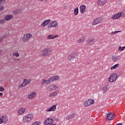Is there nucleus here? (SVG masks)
Segmentation results:
<instances>
[{"label": "nucleus", "instance_id": "28", "mask_svg": "<svg viewBox=\"0 0 125 125\" xmlns=\"http://www.w3.org/2000/svg\"><path fill=\"white\" fill-rule=\"evenodd\" d=\"M56 90L55 85H51L49 89V91H52V90Z\"/></svg>", "mask_w": 125, "mask_h": 125}, {"label": "nucleus", "instance_id": "19", "mask_svg": "<svg viewBox=\"0 0 125 125\" xmlns=\"http://www.w3.org/2000/svg\"><path fill=\"white\" fill-rule=\"evenodd\" d=\"M106 2L104 0H99L98 4V5H100V6H102V5H104V4Z\"/></svg>", "mask_w": 125, "mask_h": 125}, {"label": "nucleus", "instance_id": "38", "mask_svg": "<svg viewBox=\"0 0 125 125\" xmlns=\"http://www.w3.org/2000/svg\"><path fill=\"white\" fill-rule=\"evenodd\" d=\"M5 23V21L4 20V19H0V24H4Z\"/></svg>", "mask_w": 125, "mask_h": 125}, {"label": "nucleus", "instance_id": "44", "mask_svg": "<svg viewBox=\"0 0 125 125\" xmlns=\"http://www.w3.org/2000/svg\"><path fill=\"white\" fill-rule=\"evenodd\" d=\"M4 122H3V120H2V118L1 117H0V124H3Z\"/></svg>", "mask_w": 125, "mask_h": 125}, {"label": "nucleus", "instance_id": "30", "mask_svg": "<svg viewBox=\"0 0 125 125\" xmlns=\"http://www.w3.org/2000/svg\"><path fill=\"white\" fill-rule=\"evenodd\" d=\"M47 40H53V39H55V37L53 35H49L47 36Z\"/></svg>", "mask_w": 125, "mask_h": 125}, {"label": "nucleus", "instance_id": "58", "mask_svg": "<svg viewBox=\"0 0 125 125\" xmlns=\"http://www.w3.org/2000/svg\"><path fill=\"white\" fill-rule=\"evenodd\" d=\"M17 60H18V61H19V60H20V59H17Z\"/></svg>", "mask_w": 125, "mask_h": 125}, {"label": "nucleus", "instance_id": "35", "mask_svg": "<svg viewBox=\"0 0 125 125\" xmlns=\"http://www.w3.org/2000/svg\"><path fill=\"white\" fill-rule=\"evenodd\" d=\"M125 46L123 47L119 46L118 48V50L119 51H124V50H125Z\"/></svg>", "mask_w": 125, "mask_h": 125}, {"label": "nucleus", "instance_id": "6", "mask_svg": "<svg viewBox=\"0 0 125 125\" xmlns=\"http://www.w3.org/2000/svg\"><path fill=\"white\" fill-rule=\"evenodd\" d=\"M102 20H101V18H98L97 19H95L92 22V25H97V24H99V23H102Z\"/></svg>", "mask_w": 125, "mask_h": 125}, {"label": "nucleus", "instance_id": "25", "mask_svg": "<svg viewBox=\"0 0 125 125\" xmlns=\"http://www.w3.org/2000/svg\"><path fill=\"white\" fill-rule=\"evenodd\" d=\"M13 56H16V57H19L20 54L18 53V51H16L14 53L12 54Z\"/></svg>", "mask_w": 125, "mask_h": 125}, {"label": "nucleus", "instance_id": "2", "mask_svg": "<svg viewBox=\"0 0 125 125\" xmlns=\"http://www.w3.org/2000/svg\"><path fill=\"white\" fill-rule=\"evenodd\" d=\"M51 53V49L49 48H46L42 50V56H44V57L49 56Z\"/></svg>", "mask_w": 125, "mask_h": 125}, {"label": "nucleus", "instance_id": "12", "mask_svg": "<svg viewBox=\"0 0 125 125\" xmlns=\"http://www.w3.org/2000/svg\"><path fill=\"white\" fill-rule=\"evenodd\" d=\"M87 44H88V45H89L90 46L92 45V44H93L94 42V39L92 38V39H89L87 42Z\"/></svg>", "mask_w": 125, "mask_h": 125}, {"label": "nucleus", "instance_id": "17", "mask_svg": "<svg viewBox=\"0 0 125 125\" xmlns=\"http://www.w3.org/2000/svg\"><path fill=\"white\" fill-rule=\"evenodd\" d=\"M102 90L103 92V93H106V92H107V91H108V90H109V85H106L104 87H103V88H102Z\"/></svg>", "mask_w": 125, "mask_h": 125}, {"label": "nucleus", "instance_id": "10", "mask_svg": "<svg viewBox=\"0 0 125 125\" xmlns=\"http://www.w3.org/2000/svg\"><path fill=\"white\" fill-rule=\"evenodd\" d=\"M121 16H122V13H119L118 14H116L113 15L111 17V19H112V20H115V19H119V18H120Z\"/></svg>", "mask_w": 125, "mask_h": 125}, {"label": "nucleus", "instance_id": "33", "mask_svg": "<svg viewBox=\"0 0 125 125\" xmlns=\"http://www.w3.org/2000/svg\"><path fill=\"white\" fill-rule=\"evenodd\" d=\"M26 85H25V82H23L21 83V84L19 86L18 88H21V87H25V86H26Z\"/></svg>", "mask_w": 125, "mask_h": 125}, {"label": "nucleus", "instance_id": "45", "mask_svg": "<svg viewBox=\"0 0 125 125\" xmlns=\"http://www.w3.org/2000/svg\"><path fill=\"white\" fill-rule=\"evenodd\" d=\"M4 90V88L2 86H0V91H3Z\"/></svg>", "mask_w": 125, "mask_h": 125}, {"label": "nucleus", "instance_id": "20", "mask_svg": "<svg viewBox=\"0 0 125 125\" xmlns=\"http://www.w3.org/2000/svg\"><path fill=\"white\" fill-rule=\"evenodd\" d=\"M23 82L25 83V85H27V84H29L31 82H32V80L31 79H24Z\"/></svg>", "mask_w": 125, "mask_h": 125}, {"label": "nucleus", "instance_id": "51", "mask_svg": "<svg viewBox=\"0 0 125 125\" xmlns=\"http://www.w3.org/2000/svg\"><path fill=\"white\" fill-rule=\"evenodd\" d=\"M55 88H56V89L58 88V86L55 85Z\"/></svg>", "mask_w": 125, "mask_h": 125}, {"label": "nucleus", "instance_id": "50", "mask_svg": "<svg viewBox=\"0 0 125 125\" xmlns=\"http://www.w3.org/2000/svg\"><path fill=\"white\" fill-rule=\"evenodd\" d=\"M2 52V51H1V50H0V55H1Z\"/></svg>", "mask_w": 125, "mask_h": 125}, {"label": "nucleus", "instance_id": "56", "mask_svg": "<svg viewBox=\"0 0 125 125\" xmlns=\"http://www.w3.org/2000/svg\"><path fill=\"white\" fill-rule=\"evenodd\" d=\"M116 32H117V33H120L121 32V31H117Z\"/></svg>", "mask_w": 125, "mask_h": 125}, {"label": "nucleus", "instance_id": "53", "mask_svg": "<svg viewBox=\"0 0 125 125\" xmlns=\"http://www.w3.org/2000/svg\"><path fill=\"white\" fill-rule=\"evenodd\" d=\"M111 116H115V117L116 116V115H115V113H113V114H111Z\"/></svg>", "mask_w": 125, "mask_h": 125}, {"label": "nucleus", "instance_id": "7", "mask_svg": "<svg viewBox=\"0 0 125 125\" xmlns=\"http://www.w3.org/2000/svg\"><path fill=\"white\" fill-rule=\"evenodd\" d=\"M59 80V76L56 75V76H52L49 78V80L51 83H53V82H55V81H58Z\"/></svg>", "mask_w": 125, "mask_h": 125}, {"label": "nucleus", "instance_id": "16", "mask_svg": "<svg viewBox=\"0 0 125 125\" xmlns=\"http://www.w3.org/2000/svg\"><path fill=\"white\" fill-rule=\"evenodd\" d=\"M26 111L25 108H21L20 110L18 111V115H22L24 114V112Z\"/></svg>", "mask_w": 125, "mask_h": 125}, {"label": "nucleus", "instance_id": "55", "mask_svg": "<svg viewBox=\"0 0 125 125\" xmlns=\"http://www.w3.org/2000/svg\"><path fill=\"white\" fill-rule=\"evenodd\" d=\"M54 37H55V38H58V35L54 36Z\"/></svg>", "mask_w": 125, "mask_h": 125}, {"label": "nucleus", "instance_id": "47", "mask_svg": "<svg viewBox=\"0 0 125 125\" xmlns=\"http://www.w3.org/2000/svg\"><path fill=\"white\" fill-rule=\"evenodd\" d=\"M50 83H51V82L49 81V79H48V80L47 81V82H46V84H49Z\"/></svg>", "mask_w": 125, "mask_h": 125}, {"label": "nucleus", "instance_id": "49", "mask_svg": "<svg viewBox=\"0 0 125 125\" xmlns=\"http://www.w3.org/2000/svg\"><path fill=\"white\" fill-rule=\"evenodd\" d=\"M3 9V7L0 5V12L2 11V10Z\"/></svg>", "mask_w": 125, "mask_h": 125}, {"label": "nucleus", "instance_id": "13", "mask_svg": "<svg viewBox=\"0 0 125 125\" xmlns=\"http://www.w3.org/2000/svg\"><path fill=\"white\" fill-rule=\"evenodd\" d=\"M112 61L113 62H118V60H121V56H117L116 57L112 56Z\"/></svg>", "mask_w": 125, "mask_h": 125}, {"label": "nucleus", "instance_id": "27", "mask_svg": "<svg viewBox=\"0 0 125 125\" xmlns=\"http://www.w3.org/2000/svg\"><path fill=\"white\" fill-rule=\"evenodd\" d=\"M83 106L84 107H87V106H90V104H89V103L88 102V100L87 101H85L83 103Z\"/></svg>", "mask_w": 125, "mask_h": 125}, {"label": "nucleus", "instance_id": "5", "mask_svg": "<svg viewBox=\"0 0 125 125\" xmlns=\"http://www.w3.org/2000/svg\"><path fill=\"white\" fill-rule=\"evenodd\" d=\"M59 24L57 21H54L50 22V23L48 24L47 26V27L49 29H51V28H57Z\"/></svg>", "mask_w": 125, "mask_h": 125}, {"label": "nucleus", "instance_id": "22", "mask_svg": "<svg viewBox=\"0 0 125 125\" xmlns=\"http://www.w3.org/2000/svg\"><path fill=\"white\" fill-rule=\"evenodd\" d=\"M75 117V113H73L72 114L69 115L67 116L65 118L66 120H70V119H72Z\"/></svg>", "mask_w": 125, "mask_h": 125}, {"label": "nucleus", "instance_id": "60", "mask_svg": "<svg viewBox=\"0 0 125 125\" xmlns=\"http://www.w3.org/2000/svg\"><path fill=\"white\" fill-rule=\"evenodd\" d=\"M67 7V6L65 7V8H66Z\"/></svg>", "mask_w": 125, "mask_h": 125}, {"label": "nucleus", "instance_id": "40", "mask_svg": "<svg viewBox=\"0 0 125 125\" xmlns=\"http://www.w3.org/2000/svg\"><path fill=\"white\" fill-rule=\"evenodd\" d=\"M46 82H47V81L44 80V79H43L42 80V84H44V83L45 84H46Z\"/></svg>", "mask_w": 125, "mask_h": 125}, {"label": "nucleus", "instance_id": "34", "mask_svg": "<svg viewBox=\"0 0 125 125\" xmlns=\"http://www.w3.org/2000/svg\"><path fill=\"white\" fill-rule=\"evenodd\" d=\"M29 39L27 38L26 36L24 35L22 37V41L23 42H28Z\"/></svg>", "mask_w": 125, "mask_h": 125}, {"label": "nucleus", "instance_id": "9", "mask_svg": "<svg viewBox=\"0 0 125 125\" xmlns=\"http://www.w3.org/2000/svg\"><path fill=\"white\" fill-rule=\"evenodd\" d=\"M85 8H86V6L83 4H82L80 7V11L81 13H84L85 12Z\"/></svg>", "mask_w": 125, "mask_h": 125}, {"label": "nucleus", "instance_id": "31", "mask_svg": "<svg viewBox=\"0 0 125 125\" xmlns=\"http://www.w3.org/2000/svg\"><path fill=\"white\" fill-rule=\"evenodd\" d=\"M56 95H57V92H53L50 94V97H51V98H52V97H54L56 96Z\"/></svg>", "mask_w": 125, "mask_h": 125}, {"label": "nucleus", "instance_id": "24", "mask_svg": "<svg viewBox=\"0 0 125 125\" xmlns=\"http://www.w3.org/2000/svg\"><path fill=\"white\" fill-rule=\"evenodd\" d=\"M74 14L75 16L78 15V14H79V7L74 9Z\"/></svg>", "mask_w": 125, "mask_h": 125}, {"label": "nucleus", "instance_id": "14", "mask_svg": "<svg viewBox=\"0 0 125 125\" xmlns=\"http://www.w3.org/2000/svg\"><path fill=\"white\" fill-rule=\"evenodd\" d=\"M56 110V105H52L51 107H50L48 110H47V112H54Z\"/></svg>", "mask_w": 125, "mask_h": 125}, {"label": "nucleus", "instance_id": "43", "mask_svg": "<svg viewBox=\"0 0 125 125\" xmlns=\"http://www.w3.org/2000/svg\"><path fill=\"white\" fill-rule=\"evenodd\" d=\"M4 39V37H0V42H1Z\"/></svg>", "mask_w": 125, "mask_h": 125}, {"label": "nucleus", "instance_id": "41", "mask_svg": "<svg viewBox=\"0 0 125 125\" xmlns=\"http://www.w3.org/2000/svg\"><path fill=\"white\" fill-rule=\"evenodd\" d=\"M115 115L114 116H113V115L112 116L110 117V118H109V119H107L108 121H111V120H114V119H115Z\"/></svg>", "mask_w": 125, "mask_h": 125}, {"label": "nucleus", "instance_id": "59", "mask_svg": "<svg viewBox=\"0 0 125 125\" xmlns=\"http://www.w3.org/2000/svg\"><path fill=\"white\" fill-rule=\"evenodd\" d=\"M67 7V6L65 7V8H66Z\"/></svg>", "mask_w": 125, "mask_h": 125}, {"label": "nucleus", "instance_id": "52", "mask_svg": "<svg viewBox=\"0 0 125 125\" xmlns=\"http://www.w3.org/2000/svg\"><path fill=\"white\" fill-rule=\"evenodd\" d=\"M3 94L2 93H0V96H2Z\"/></svg>", "mask_w": 125, "mask_h": 125}, {"label": "nucleus", "instance_id": "15", "mask_svg": "<svg viewBox=\"0 0 125 125\" xmlns=\"http://www.w3.org/2000/svg\"><path fill=\"white\" fill-rule=\"evenodd\" d=\"M37 95V93L36 92H33L31 93L30 94H28V98L29 99H33L34 97H35Z\"/></svg>", "mask_w": 125, "mask_h": 125}, {"label": "nucleus", "instance_id": "21", "mask_svg": "<svg viewBox=\"0 0 125 125\" xmlns=\"http://www.w3.org/2000/svg\"><path fill=\"white\" fill-rule=\"evenodd\" d=\"M85 39V38H84V37H82L79 38V39L78 41V43H81V42H84Z\"/></svg>", "mask_w": 125, "mask_h": 125}, {"label": "nucleus", "instance_id": "57", "mask_svg": "<svg viewBox=\"0 0 125 125\" xmlns=\"http://www.w3.org/2000/svg\"><path fill=\"white\" fill-rule=\"evenodd\" d=\"M44 0H41V1H43Z\"/></svg>", "mask_w": 125, "mask_h": 125}, {"label": "nucleus", "instance_id": "8", "mask_svg": "<svg viewBox=\"0 0 125 125\" xmlns=\"http://www.w3.org/2000/svg\"><path fill=\"white\" fill-rule=\"evenodd\" d=\"M11 19H13V16L12 15L8 14L4 17V20L6 21H10Z\"/></svg>", "mask_w": 125, "mask_h": 125}, {"label": "nucleus", "instance_id": "3", "mask_svg": "<svg viewBox=\"0 0 125 125\" xmlns=\"http://www.w3.org/2000/svg\"><path fill=\"white\" fill-rule=\"evenodd\" d=\"M117 79H118V74L117 73H113L110 75L108 81L109 83H114V82H116Z\"/></svg>", "mask_w": 125, "mask_h": 125}, {"label": "nucleus", "instance_id": "1", "mask_svg": "<svg viewBox=\"0 0 125 125\" xmlns=\"http://www.w3.org/2000/svg\"><path fill=\"white\" fill-rule=\"evenodd\" d=\"M68 60L75 63L78 60V55L76 53H71L70 55H68Z\"/></svg>", "mask_w": 125, "mask_h": 125}, {"label": "nucleus", "instance_id": "26", "mask_svg": "<svg viewBox=\"0 0 125 125\" xmlns=\"http://www.w3.org/2000/svg\"><path fill=\"white\" fill-rule=\"evenodd\" d=\"M120 64L119 63L116 64L115 65H113L112 67L110 68L111 70H115V69H116V68H118V67H119Z\"/></svg>", "mask_w": 125, "mask_h": 125}, {"label": "nucleus", "instance_id": "18", "mask_svg": "<svg viewBox=\"0 0 125 125\" xmlns=\"http://www.w3.org/2000/svg\"><path fill=\"white\" fill-rule=\"evenodd\" d=\"M1 118H2V120H3L4 124H5V123H7V121H8V118H7V116L6 115H3Z\"/></svg>", "mask_w": 125, "mask_h": 125}, {"label": "nucleus", "instance_id": "11", "mask_svg": "<svg viewBox=\"0 0 125 125\" xmlns=\"http://www.w3.org/2000/svg\"><path fill=\"white\" fill-rule=\"evenodd\" d=\"M49 22H50V20H46L43 21L42 23V26L43 28H44L45 26H47L48 24H49Z\"/></svg>", "mask_w": 125, "mask_h": 125}, {"label": "nucleus", "instance_id": "23", "mask_svg": "<svg viewBox=\"0 0 125 125\" xmlns=\"http://www.w3.org/2000/svg\"><path fill=\"white\" fill-rule=\"evenodd\" d=\"M50 118H47L44 122L45 125H50V123L49 122Z\"/></svg>", "mask_w": 125, "mask_h": 125}, {"label": "nucleus", "instance_id": "54", "mask_svg": "<svg viewBox=\"0 0 125 125\" xmlns=\"http://www.w3.org/2000/svg\"><path fill=\"white\" fill-rule=\"evenodd\" d=\"M56 121H57V122H59V119H56Z\"/></svg>", "mask_w": 125, "mask_h": 125}, {"label": "nucleus", "instance_id": "4", "mask_svg": "<svg viewBox=\"0 0 125 125\" xmlns=\"http://www.w3.org/2000/svg\"><path fill=\"white\" fill-rule=\"evenodd\" d=\"M32 119H33V113H31L23 117V123H29L32 121Z\"/></svg>", "mask_w": 125, "mask_h": 125}, {"label": "nucleus", "instance_id": "36", "mask_svg": "<svg viewBox=\"0 0 125 125\" xmlns=\"http://www.w3.org/2000/svg\"><path fill=\"white\" fill-rule=\"evenodd\" d=\"M25 37H26V38L27 39V40H29V39H31V38H32V35H31V34H26L25 35Z\"/></svg>", "mask_w": 125, "mask_h": 125}, {"label": "nucleus", "instance_id": "46", "mask_svg": "<svg viewBox=\"0 0 125 125\" xmlns=\"http://www.w3.org/2000/svg\"><path fill=\"white\" fill-rule=\"evenodd\" d=\"M110 34H111V35H116V34H118V32H117V31L112 32Z\"/></svg>", "mask_w": 125, "mask_h": 125}, {"label": "nucleus", "instance_id": "42", "mask_svg": "<svg viewBox=\"0 0 125 125\" xmlns=\"http://www.w3.org/2000/svg\"><path fill=\"white\" fill-rule=\"evenodd\" d=\"M50 119H49V122H50V124H53V123H54V121H53V119H52V118H49Z\"/></svg>", "mask_w": 125, "mask_h": 125}, {"label": "nucleus", "instance_id": "29", "mask_svg": "<svg viewBox=\"0 0 125 125\" xmlns=\"http://www.w3.org/2000/svg\"><path fill=\"white\" fill-rule=\"evenodd\" d=\"M88 102L89 103V105H91V104H94V100L91 99H88Z\"/></svg>", "mask_w": 125, "mask_h": 125}, {"label": "nucleus", "instance_id": "48", "mask_svg": "<svg viewBox=\"0 0 125 125\" xmlns=\"http://www.w3.org/2000/svg\"><path fill=\"white\" fill-rule=\"evenodd\" d=\"M33 124H35V125H40V122L38 121L33 123Z\"/></svg>", "mask_w": 125, "mask_h": 125}, {"label": "nucleus", "instance_id": "32", "mask_svg": "<svg viewBox=\"0 0 125 125\" xmlns=\"http://www.w3.org/2000/svg\"><path fill=\"white\" fill-rule=\"evenodd\" d=\"M22 10L21 9H18L13 12L14 14H18V13H20Z\"/></svg>", "mask_w": 125, "mask_h": 125}, {"label": "nucleus", "instance_id": "37", "mask_svg": "<svg viewBox=\"0 0 125 125\" xmlns=\"http://www.w3.org/2000/svg\"><path fill=\"white\" fill-rule=\"evenodd\" d=\"M110 116H112V113H109L107 114L106 119L107 120H109V118H110Z\"/></svg>", "mask_w": 125, "mask_h": 125}, {"label": "nucleus", "instance_id": "39", "mask_svg": "<svg viewBox=\"0 0 125 125\" xmlns=\"http://www.w3.org/2000/svg\"><path fill=\"white\" fill-rule=\"evenodd\" d=\"M6 0H0V4H3V3H5Z\"/></svg>", "mask_w": 125, "mask_h": 125}]
</instances>
